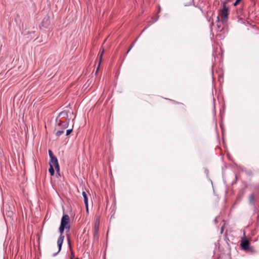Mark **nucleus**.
<instances>
[{"mask_svg": "<svg viewBox=\"0 0 259 259\" xmlns=\"http://www.w3.org/2000/svg\"><path fill=\"white\" fill-rule=\"evenodd\" d=\"M69 217L67 214L64 215L61 219V225L59 227V230L61 234L59 239L57 241V244L58 246V253L61 249L62 245L64 240V236L62 235L65 229H69L70 228L69 225Z\"/></svg>", "mask_w": 259, "mask_h": 259, "instance_id": "f257e3e1", "label": "nucleus"}, {"mask_svg": "<svg viewBox=\"0 0 259 259\" xmlns=\"http://www.w3.org/2000/svg\"><path fill=\"white\" fill-rule=\"evenodd\" d=\"M69 121L60 122L57 127V131L56 133L57 136H60L64 133V130L68 126Z\"/></svg>", "mask_w": 259, "mask_h": 259, "instance_id": "f03ea898", "label": "nucleus"}, {"mask_svg": "<svg viewBox=\"0 0 259 259\" xmlns=\"http://www.w3.org/2000/svg\"><path fill=\"white\" fill-rule=\"evenodd\" d=\"M222 18L223 21H226L228 18L229 9L226 7V2H224L223 3V8L221 10Z\"/></svg>", "mask_w": 259, "mask_h": 259, "instance_id": "7ed1b4c3", "label": "nucleus"}, {"mask_svg": "<svg viewBox=\"0 0 259 259\" xmlns=\"http://www.w3.org/2000/svg\"><path fill=\"white\" fill-rule=\"evenodd\" d=\"M49 165L50 166L52 165L53 167H55L57 171H59V165L58 163V160L56 157H52V158L50 159Z\"/></svg>", "mask_w": 259, "mask_h": 259, "instance_id": "20e7f679", "label": "nucleus"}, {"mask_svg": "<svg viewBox=\"0 0 259 259\" xmlns=\"http://www.w3.org/2000/svg\"><path fill=\"white\" fill-rule=\"evenodd\" d=\"M240 246L242 249L244 250H247L249 249V241L245 239L240 243Z\"/></svg>", "mask_w": 259, "mask_h": 259, "instance_id": "39448f33", "label": "nucleus"}, {"mask_svg": "<svg viewBox=\"0 0 259 259\" xmlns=\"http://www.w3.org/2000/svg\"><path fill=\"white\" fill-rule=\"evenodd\" d=\"M99 223H100V222H99V219H97L96 222H95V226H94V237H96V236L98 235V230H99Z\"/></svg>", "mask_w": 259, "mask_h": 259, "instance_id": "423d86ee", "label": "nucleus"}, {"mask_svg": "<svg viewBox=\"0 0 259 259\" xmlns=\"http://www.w3.org/2000/svg\"><path fill=\"white\" fill-rule=\"evenodd\" d=\"M82 195L83 197L84 202L87 211H88V198L87 194L84 191H83L82 193Z\"/></svg>", "mask_w": 259, "mask_h": 259, "instance_id": "0eeeda50", "label": "nucleus"}, {"mask_svg": "<svg viewBox=\"0 0 259 259\" xmlns=\"http://www.w3.org/2000/svg\"><path fill=\"white\" fill-rule=\"evenodd\" d=\"M249 203L252 205H254L255 196L254 193H252L249 195Z\"/></svg>", "mask_w": 259, "mask_h": 259, "instance_id": "6e6552de", "label": "nucleus"}, {"mask_svg": "<svg viewBox=\"0 0 259 259\" xmlns=\"http://www.w3.org/2000/svg\"><path fill=\"white\" fill-rule=\"evenodd\" d=\"M103 53H104V50H103V51H102V53H101V55H100V56L99 65H98V68H97V71H96V73H97V71H98V69H99V66H100V63H101V61H102V56H103Z\"/></svg>", "mask_w": 259, "mask_h": 259, "instance_id": "1a4fd4ad", "label": "nucleus"}, {"mask_svg": "<svg viewBox=\"0 0 259 259\" xmlns=\"http://www.w3.org/2000/svg\"><path fill=\"white\" fill-rule=\"evenodd\" d=\"M49 171L50 172V173L52 176H54V167H53L52 165L50 166V168L49 169Z\"/></svg>", "mask_w": 259, "mask_h": 259, "instance_id": "9d476101", "label": "nucleus"}, {"mask_svg": "<svg viewBox=\"0 0 259 259\" xmlns=\"http://www.w3.org/2000/svg\"><path fill=\"white\" fill-rule=\"evenodd\" d=\"M49 154L50 159L52 158V157H55V156L53 155V152L50 150H49Z\"/></svg>", "mask_w": 259, "mask_h": 259, "instance_id": "9b49d317", "label": "nucleus"}, {"mask_svg": "<svg viewBox=\"0 0 259 259\" xmlns=\"http://www.w3.org/2000/svg\"><path fill=\"white\" fill-rule=\"evenodd\" d=\"M72 128L67 130L66 132V136L69 135L72 132Z\"/></svg>", "mask_w": 259, "mask_h": 259, "instance_id": "f8f14e48", "label": "nucleus"}, {"mask_svg": "<svg viewBox=\"0 0 259 259\" xmlns=\"http://www.w3.org/2000/svg\"><path fill=\"white\" fill-rule=\"evenodd\" d=\"M241 1V0H236L235 3L233 4L234 6H236Z\"/></svg>", "mask_w": 259, "mask_h": 259, "instance_id": "ddd939ff", "label": "nucleus"}, {"mask_svg": "<svg viewBox=\"0 0 259 259\" xmlns=\"http://www.w3.org/2000/svg\"><path fill=\"white\" fill-rule=\"evenodd\" d=\"M133 46H134V44L131 45V46L130 47L129 49L127 51V53H128L130 51V50L132 49V48L133 47Z\"/></svg>", "mask_w": 259, "mask_h": 259, "instance_id": "4468645a", "label": "nucleus"}, {"mask_svg": "<svg viewBox=\"0 0 259 259\" xmlns=\"http://www.w3.org/2000/svg\"><path fill=\"white\" fill-rule=\"evenodd\" d=\"M217 21L219 22V16H217Z\"/></svg>", "mask_w": 259, "mask_h": 259, "instance_id": "2eb2a0df", "label": "nucleus"}, {"mask_svg": "<svg viewBox=\"0 0 259 259\" xmlns=\"http://www.w3.org/2000/svg\"><path fill=\"white\" fill-rule=\"evenodd\" d=\"M214 222H215V223H218L217 219V218H215V219H214Z\"/></svg>", "mask_w": 259, "mask_h": 259, "instance_id": "dca6fc26", "label": "nucleus"}, {"mask_svg": "<svg viewBox=\"0 0 259 259\" xmlns=\"http://www.w3.org/2000/svg\"><path fill=\"white\" fill-rule=\"evenodd\" d=\"M210 25H211V26L212 25H213V22H212V21L211 22V24H210Z\"/></svg>", "mask_w": 259, "mask_h": 259, "instance_id": "f3484780", "label": "nucleus"}, {"mask_svg": "<svg viewBox=\"0 0 259 259\" xmlns=\"http://www.w3.org/2000/svg\"><path fill=\"white\" fill-rule=\"evenodd\" d=\"M156 20L153 21L152 22L154 23V22H156Z\"/></svg>", "mask_w": 259, "mask_h": 259, "instance_id": "a211bd4d", "label": "nucleus"}, {"mask_svg": "<svg viewBox=\"0 0 259 259\" xmlns=\"http://www.w3.org/2000/svg\"><path fill=\"white\" fill-rule=\"evenodd\" d=\"M70 259H73L72 258H71Z\"/></svg>", "mask_w": 259, "mask_h": 259, "instance_id": "6ab92c4d", "label": "nucleus"}]
</instances>
